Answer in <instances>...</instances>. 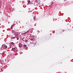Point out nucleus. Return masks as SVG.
Segmentation results:
<instances>
[{
	"label": "nucleus",
	"mask_w": 73,
	"mask_h": 73,
	"mask_svg": "<svg viewBox=\"0 0 73 73\" xmlns=\"http://www.w3.org/2000/svg\"><path fill=\"white\" fill-rule=\"evenodd\" d=\"M2 47L5 49H7V46H6V45L5 44H3L2 46Z\"/></svg>",
	"instance_id": "1"
},
{
	"label": "nucleus",
	"mask_w": 73,
	"mask_h": 73,
	"mask_svg": "<svg viewBox=\"0 0 73 73\" xmlns=\"http://www.w3.org/2000/svg\"><path fill=\"white\" fill-rule=\"evenodd\" d=\"M19 47L20 48V47H22V46H23V44H19Z\"/></svg>",
	"instance_id": "2"
},
{
	"label": "nucleus",
	"mask_w": 73,
	"mask_h": 73,
	"mask_svg": "<svg viewBox=\"0 0 73 73\" xmlns=\"http://www.w3.org/2000/svg\"><path fill=\"white\" fill-rule=\"evenodd\" d=\"M11 44H12V45H14V43H13V42H11V43H10L9 44L10 46H11Z\"/></svg>",
	"instance_id": "3"
},
{
	"label": "nucleus",
	"mask_w": 73,
	"mask_h": 73,
	"mask_svg": "<svg viewBox=\"0 0 73 73\" xmlns=\"http://www.w3.org/2000/svg\"><path fill=\"white\" fill-rule=\"evenodd\" d=\"M15 50V48H13L12 49V51H13V50Z\"/></svg>",
	"instance_id": "4"
},
{
	"label": "nucleus",
	"mask_w": 73,
	"mask_h": 73,
	"mask_svg": "<svg viewBox=\"0 0 73 73\" xmlns=\"http://www.w3.org/2000/svg\"><path fill=\"white\" fill-rule=\"evenodd\" d=\"M23 46L24 48H25V47H27V45L25 44Z\"/></svg>",
	"instance_id": "5"
},
{
	"label": "nucleus",
	"mask_w": 73,
	"mask_h": 73,
	"mask_svg": "<svg viewBox=\"0 0 73 73\" xmlns=\"http://www.w3.org/2000/svg\"><path fill=\"white\" fill-rule=\"evenodd\" d=\"M13 25H12V26H11V29H13Z\"/></svg>",
	"instance_id": "6"
},
{
	"label": "nucleus",
	"mask_w": 73,
	"mask_h": 73,
	"mask_svg": "<svg viewBox=\"0 0 73 73\" xmlns=\"http://www.w3.org/2000/svg\"><path fill=\"white\" fill-rule=\"evenodd\" d=\"M31 3V1H29L28 2V3Z\"/></svg>",
	"instance_id": "7"
},
{
	"label": "nucleus",
	"mask_w": 73,
	"mask_h": 73,
	"mask_svg": "<svg viewBox=\"0 0 73 73\" xmlns=\"http://www.w3.org/2000/svg\"><path fill=\"white\" fill-rule=\"evenodd\" d=\"M13 38H15V37H12V39H13Z\"/></svg>",
	"instance_id": "8"
},
{
	"label": "nucleus",
	"mask_w": 73,
	"mask_h": 73,
	"mask_svg": "<svg viewBox=\"0 0 73 73\" xmlns=\"http://www.w3.org/2000/svg\"><path fill=\"white\" fill-rule=\"evenodd\" d=\"M33 40V39H31V41H34Z\"/></svg>",
	"instance_id": "9"
},
{
	"label": "nucleus",
	"mask_w": 73,
	"mask_h": 73,
	"mask_svg": "<svg viewBox=\"0 0 73 73\" xmlns=\"http://www.w3.org/2000/svg\"><path fill=\"white\" fill-rule=\"evenodd\" d=\"M25 42H28V40H26V41H25Z\"/></svg>",
	"instance_id": "10"
},
{
	"label": "nucleus",
	"mask_w": 73,
	"mask_h": 73,
	"mask_svg": "<svg viewBox=\"0 0 73 73\" xmlns=\"http://www.w3.org/2000/svg\"><path fill=\"white\" fill-rule=\"evenodd\" d=\"M17 40H19V38H17Z\"/></svg>",
	"instance_id": "11"
},
{
	"label": "nucleus",
	"mask_w": 73,
	"mask_h": 73,
	"mask_svg": "<svg viewBox=\"0 0 73 73\" xmlns=\"http://www.w3.org/2000/svg\"><path fill=\"white\" fill-rule=\"evenodd\" d=\"M67 1V0H64V1Z\"/></svg>",
	"instance_id": "12"
},
{
	"label": "nucleus",
	"mask_w": 73,
	"mask_h": 73,
	"mask_svg": "<svg viewBox=\"0 0 73 73\" xmlns=\"http://www.w3.org/2000/svg\"><path fill=\"white\" fill-rule=\"evenodd\" d=\"M24 38H23L22 39V40H23L24 39Z\"/></svg>",
	"instance_id": "13"
},
{
	"label": "nucleus",
	"mask_w": 73,
	"mask_h": 73,
	"mask_svg": "<svg viewBox=\"0 0 73 73\" xmlns=\"http://www.w3.org/2000/svg\"><path fill=\"white\" fill-rule=\"evenodd\" d=\"M29 32V31H27V32Z\"/></svg>",
	"instance_id": "14"
},
{
	"label": "nucleus",
	"mask_w": 73,
	"mask_h": 73,
	"mask_svg": "<svg viewBox=\"0 0 73 73\" xmlns=\"http://www.w3.org/2000/svg\"><path fill=\"white\" fill-rule=\"evenodd\" d=\"M11 46L12 45V44H11Z\"/></svg>",
	"instance_id": "15"
},
{
	"label": "nucleus",
	"mask_w": 73,
	"mask_h": 73,
	"mask_svg": "<svg viewBox=\"0 0 73 73\" xmlns=\"http://www.w3.org/2000/svg\"><path fill=\"white\" fill-rule=\"evenodd\" d=\"M4 53L3 54V55H4Z\"/></svg>",
	"instance_id": "16"
},
{
	"label": "nucleus",
	"mask_w": 73,
	"mask_h": 73,
	"mask_svg": "<svg viewBox=\"0 0 73 73\" xmlns=\"http://www.w3.org/2000/svg\"><path fill=\"white\" fill-rule=\"evenodd\" d=\"M38 3H37V5H38Z\"/></svg>",
	"instance_id": "17"
},
{
	"label": "nucleus",
	"mask_w": 73,
	"mask_h": 73,
	"mask_svg": "<svg viewBox=\"0 0 73 73\" xmlns=\"http://www.w3.org/2000/svg\"><path fill=\"white\" fill-rule=\"evenodd\" d=\"M34 20H35V18H34Z\"/></svg>",
	"instance_id": "18"
}]
</instances>
